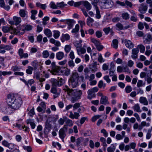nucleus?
Here are the masks:
<instances>
[{"label": "nucleus", "mask_w": 152, "mask_h": 152, "mask_svg": "<svg viewBox=\"0 0 152 152\" xmlns=\"http://www.w3.org/2000/svg\"><path fill=\"white\" fill-rule=\"evenodd\" d=\"M70 73V70L68 68H66L63 70L61 71V75H62L65 76H68L69 75Z\"/></svg>", "instance_id": "obj_21"}, {"label": "nucleus", "mask_w": 152, "mask_h": 152, "mask_svg": "<svg viewBox=\"0 0 152 152\" xmlns=\"http://www.w3.org/2000/svg\"><path fill=\"white\" fill-rule=\"evenodd\" d=\"M132 109L135 112L138 113H141V112L140 105L138 103L134 104L132 107Z\"/></svg>", "instance_id": "obj_19"}, {"label": "nucleus", "mask_w": 152, "mask_h": 152, "mask_svg": "<svg viewBox=\"0 0 152 152\" xmlns=\"http://www.w3.org/2000/svg\"><path fill=\"white\" fill-rule=\"evenodd\" d=\"M50 91L52 93L54 94L53 96L54 98L58 97L60 94V93L57 91V89L56 88H52L51 89Z\"/></svg>", "instance_id": "obj_20"}, {"label": "nucleus", "mask_w": 152, "mask_h": 152, "mask_svg": "<svg viewBox=\"0 0 152 152\" xmlns=\"http://www.w3.org/2000/svg\"><path fill=\"white\" fill-rule=\"evenodd\" d=\"M3 48L7 50H9L12 49V47L10 45H4L3 46Z\"/></svg>", "instance_id": "obj_59"}, {"label": "nucleus", "mask_w": 152, "mask_h": 152, "mask_svg": "<svg viewBox=\"0 0 152 152\" xmlns=\"http://www.w3.org/2000/svg\"><path fill=\"white\" fill-rule=\"evenodd\" d=\"M82 4L85 6V7L88 10H90L91 8V5L87 1H82Z\"/></svg>", "instance_id": "obj_23"}, {"label": "nucleus", "mask_w": 152, "mask_h": 152, "mask_svg": "<svg viewBox=\"0 0 152 152\" xmlns=\"http://www.w3.org/2000/svg\"><path fill=\"white\" fill-rule=\"evenodd\" d=\"M36 5L37 7H39L43 10H45L47 7V5L45 4H42L40 3L37 2L36 3Z\"/></svg>", "instance_id": "obj_31"}, {"label": "nucleus", "mask_w": 152, "mask_h": 152, "mask_svg": "<svg viewBox=\"0 0 152 152\" xmlns=\"http://www.w3.org/2000/svg\"><path fill=\"white\" fill-rule=\"evenodd\" d=\"M101 132L103 134V136L105 137H107L108 136V133L104 129H102L101 131Z\"/></svg>", "instance_id": "obj_54"}, {"label": "nucleus", "mask_w": 152, "mask_h": 152, "mask_svg": "<svg viewBox=\"0 0 152 152\" xmlns=\"http://www.w3.org/2000/svg\"><path fill=\"white\" fill-rule=\"evenodd\" d=\"M74 44L77 48L78 54L81 58H83V56L81 54H84L86 53V49L84 48L81 47V43L78 41H75L74 42Z\"/></svg>", "instance_id": "obj_3"}, {"label": "nucleus", "mask_w": 152, "mask_h": 152, "mask_svg": "<svg viewBox=\"0 0 152 152\" xmlns=\"http://www.w3.org/2000/svg\"><path fill=\"white\" fill-rule=\"evenodd\" d=\"M87 24L88 25H89V24L92 23L94 22V20L88 16V18L87 19Z\"/></svg>", "instance_id": "obj_58"}, {"label": "nucleus", "mask_w": 152, "mask_h": 152, "mask_svg": "<svg viewBox=\"0 0 152 152\" xmlns=\"http://www.w3.org/2000/svg\"><path fill=\"white\" fill-rule=\"evenodd\" d=\"M50 72L53 75H61L60 69L58 66L52 69Z\"/></svg>", "instance_id": "obj_8"}, {"label": "nucleus", "mask_w": 152, "mask_h": 152, "mask_svg": "<svg viewBox=\"0 0 152 152\" xmlns=\"http://www.w3.org/2000/svg\"><path fill=\"white\" fill-rule=\"evenodd\" d=\"M71 48L70 45H66L64 47V50L66 53H68L70 51Z\"/></svg>", "instance_id": "obj_47"}, {"label": "nucleus", "mask_w": 152, "mask_h": 152, "mask_svg": "<svg viewBox=\"0 0 152 152\" xmlns=\"http://www.w3.org/2000/svg\"><path fill=\"white\" fill-rule=\"evenodd\" d=\"M33 28L32 26L27 24L26 25H19V26L17 27V28L23 31H30Z\"/></svg>", "instance_id": "obj_6"}, {"label": "nucleus", "mask_w": 152, "mask_h": 152, "mask_svg": "<svg viewBox=\"0 0 152 152\" xmlns=\"http://www.w3.org/2000/svg\"><path fill=\"white\" fill-rule=\"evenodd\" d=\"M33 70L34 68L33 67L31 66H28L26 70V73L28 74L31 75L32 73Z\"/></svg>", "instance_id": "obj_30"}, {"label": "nucleus", "mask_w": 152, "mask_h": 152, "mask_svg": "<svg viewBox=\"0 0 152 152\" xmlns=\"http://www.w3.org/2000/svg\"><path fill=\"white\" fill-rule=\"evenodd\" d=\"M70 38V35L68 34H63L60 39L61 41L63 42L65 41L69 40Z\"/></svg>", "instance_id": "obj_16"}, {"label": "nucleus", "mask_w": 152, "mask_h": 152, "mask_svg": "<svg viewBox=\"0 0 152 152\" xmlns=\"http://www.w3.org/2000/svg\"><path fill=\"white\" fill-rule=\"evenodd\" d=\"M118 42L117 39H114L113 41L112 46L113 47L116 49L118 47Z\"/></svg>", "instance_id": "obj_40"}, {"label": "nucleus", "mask_w": 152, "mask_h": 152, "mask_svg": "<svg viewBox=\"0 0 152 152\" xmlns=\"http://www.w3.org/2000/svg\"><path fill=\"white\" fill-rule=\"evenodd\" d=\"M69 113L70 114L69 117L72 119H77L80 116V115L78 113L75 112L73 113L71 111H70Z\"/></svg>", "instance_id": "obj_12"}, {"label": "nucleus", "mask_w": 152, "mask_h": 152, "mask_svg": "<svg viewBox=\"0 0 152 152\" xmlns=\"http://www.w3.org/2000/svg\"><path fill=\"white\" fill-rule=\"evenodd\" d=\"M139 102L145 105H147L148 104V101L145 97H140L139 99Z\"/></svg>", "instance_id": "obj_22"}, {"label": "nucleus", "mask_w": 152, "mask_h": 152, "mask_svg": "<svg viewBox=\"0 0 152 152\" xmlns=\"http://www.w3.org/2000/svg\"><path fill=\"white\" fill-rule=\"evenodd\" d=\"M114 61L118 64H121L123 62L122 60L120 58H117Z\"/></svg>", "instance_id": "obj_64"}, {"label": "nucleus", "mask_w": 152, "mask_h": 152, "mask_svg": "<svg viewBox=\"0 0 152 152\" xmlns=\"http://www.w3.org/2000/svg\"><path fill=\"white\" fill-rule=\"evenodd\" d=\"M94 7L96 10L95 17L97 19H100L101 17V15L99 8L98 7Z\"/></svg>", "instance_id": "obj_26"}, {"label": "nucleus", "mask_w": 152, "mask_h": 152, "mask_svg": "<svg viewBox=\"0 0 152 152\" xmlns=\"http://www.w3.org/2000/svg\"><path fill=\"white\" fill-rule=\"evenodd\" d=\"M115 147L113 144H111L110 147L107 148L108 152H114L115 150Z\"/></svg>", "instance_id": "obj_39"}, {"label": "nucleus", "mask_w": 152, "mask_h": 152, "mask_svg": "<svg viewBox=\"0 0 152 152\" xmlns=\"http://www.w3.org/2000/svg\"><path fill=\"white\" fill-rule=\"evenodd\" d=\"M64 118L65 119L66 124L69 126H71L73 125V121L68 118L67 117L65 116Z\"/></svg>", "instance_id": "obj_28"}, {"label": "nucleus", "mask_w": 152, "mask_h": 152, "mask_svg": "<svg viewBox=\"0 0 152 152\" xmlns=\"http://www.w3.org/2000/svg\"><path fill=\"white\" fill-rule=\"evenodd\" d=\"M103 78L107 83H109L111 81V80L110 79L108 75H105L103 77Z\"/></svg>", "instance_id": "obj_61"}, {"label": "nucleus", "mask_w": 152, "mask_h": 152, "mask_svg": "<svg viewBox=\"0 0 152 152\" xmlns=\"http://www.w3.org/2000/svg\"><path fill=\"white\" fill-rule=\"evenodd\" d=\"M91 41L94 44L96 47L100 43V42L98 41L94 38L91 39Z\"/></svg>", "instance_id": "obj_48"}, {"label": "nucleus", "mask_w": 152, "mask_h": 152, "mask_svg": "<svg viewBox=\"0 0 152 152\" xmlns=\"http://www.w3.org/2000/svg\"><path fill=\"white\" fill-rule=\"evenodd\" d=\"M49 18L48 16L44 17L42 19L43 21L42 23L43 25H45L47 24L48 23L47 21L49 20Z\"/></svg>", "instance_id": "obj_45"}, {"label": "nucleus", "mask_w": 152, "mask_h": 152, "mask_svg": "<svg viewBox=\"0 0 152 152\" xmlns=\"http://www.w3.org/2000/svg\"><path fill=\"white\" fill-rule=\"evenodd\" d=\"M102 115H96L93 116L91 118V121L92 122H95L97 119L99 118L100 117H101Z\"/></svg>", "instance_id": "obj_51"}, {"label": "nucleus", "mask_w": 152, "mask_h": 152, "mask_svg": "<svg viewBox=\"0 0 152 152\" xmlns=\"http://www.w3.org/2000/svg\"><path fill=\"white\" fill-rule=\"evenodd\" d=\"M79 26L78 24H77L75 28L72 29L71 32L73 34H76L79 31Z\"/></svg>", "instance_id": "obj_32"}, {"label": "nucleus", "mask_w": 152, "mask_h": 152, "mask_svg": "<svg viewBox=\"0 0 152 152\" xmlns=\"http://www.w3.org/2000/svg\"><path fill=\"white\" fill-rule=\"evenodd\" d=\"M138 8V11L142 13H145L148 9L147 6L143 4H140Z\"/></svg>", "instance_id": "obj_9"}, {"label": "nucleus", "mask_w": 152, "mask_h": 152, "mask_svg": "<svg viewBox=\"0 0 152 152\" xmlns=\"http://www.w3.org/2000/svg\"><path fill=\"white\" fill-rule=\"evenodd\" d=\"M134 65V62L131 60H130L128 61L127 62V65L128 66L130 67H132Z\"/></svg>", "instance_id": "obj_63"}, {"label": "nucleus", "mask_w": 152, "mask_h": 152, "mask_svg": "<svg viewBox=\"0 0 152 152\" xmlns=\"http://www.w3.org/2000/svg\"><path fill=\"white\" fill-rule=\"evenodd\" d=\"M42 56L44 58H48L50 56L48 51L47 50L43 51L42 53Z\"/></svg>", "instance_id": "obj_36"}, {"label": "nucleus", "mask_w": 152, "mask_h": 152, "mask_svg": "<svg viewBox=\"0 0 152 152\" xmlns=\"http://www.w3.org/2000/svg\"><path fill=\"white\" fill-rule=\"evenodd\" d=\"M98 56V61L99 62L102 63L104 62L105 60L103 58L101 53H99Z\"/></svg>", "instance_id": "obj_35"}, {"label": "nucleus", "mask_w": 152, "mask_h": 152, "mask_svg": "<svg viewBox=\"0 0 152 152\" xmlns=\"http://www.w3.org/2000/svg\"><path fill=\"white\" fill-rule=\"evenodd\" d=\"M123 19L127 20L129 18V15L127 12H124L122 14L121 16Z\"/></svg>", "instance_id": "obj_41"}, {"label": "nucleus", "mask_w": 152, "mask_h": 152, "mask_svg": "<svg viewBox=\"0 0 152 152\" xmlns=\"http://www.w3.org/2000/svg\"><path fill=\"white\" fill-rule=\"evenodd\" d=\"M81 104V103H76L74 104L73 106V110H75L76 109L78 108L80 106Z\"/></svg>", "instance_id": "obj_49"}, {"label": "nucleus", "mask_w": 152, "mask_h": 152, "mask_svg": "<svg viewBox=\"0 0 152 152\" xmlns=\"http://www.w3.org/2000/svg\"><path fill=\"white\" fill-rule=\"evenodd\" d=\"M69 94L73 96L75 99H79L82 94V91L78 89L69 90Z\"/></svg>", "instance_id": "obj_4"}, {"label": "nucleus", "mask_w": 152, "mask_h": 152, "mask_svg": "<svg viewBox=\"0 0 152 152\" xmlns=\"http://www.w3.org/2000/svg\"><path fill=\"white\" fill-rule=\"evenodd\" d=\"M57 8L58 7L63 8L67 6V4H65L64 2L62 1L60 2L57 3Z\"/></svg>", "instance_id": "obj_37"}, {"label": "nucleus", "mask_w": 152, "mask_h": 152, "mask_svg": "<svg viewBox=\"0 0 152 152\" xmlns=\"http://www.w3.org/2000/svg\"><path fill=\"white\" fill-rule=\"evenodd\" d=\"M45 109L44 108L42 107L41 106H39L37 108V110L39 112L44 113L45 112Z\"/></svg>", "instance_id": "obj_42"}, {"label": "nucleus", "mask_w": 152, "mask_h": 152, "mask_svg": "<svg viewBox=\"0 0 152 152\" xmlns=\"http://www.w3.org/2000/svg\"><path fill=\"white\" fill-rule=\"evenodd\" d=\"M96 35L98 38H100L102 36V32L99 31H97L96 32Z\"/></svg>", "instance_id": "obj_62"}, {"label": "nucleus", "mask_w": 152, "mask_h": 152, "mask_svg": "<svg viewBox=\"0 0 152 152\" xmlns=\"http://www.w3.org/2000/svg\"><path fill=\"white\" fill-rule=\"evenodd\" d=\"M139 52L138 48H133L132 50V58L133 59H136L138 57V54Z\"/></svg>", "instance_id": "obj_10"}, {"label": "nucleus", "mask_w": 152, "mask_h": 152, "mask_svg": "<svg viewBox=\"0 0 152 152\" xmlns=\"http://www.w3.org/2000/svg\"><path fill=\"white\" fill-rule=\"evenodd\" d=\"M65 121V119L64 117L63 118H60L58 120V122L59 124L62 125L64 124Z\"/></svg>", "instance_id": "obj_53"}, {"label": "nucleus", "mask_w": 152, "mask_h": 152, "mask_svg": "<svg viewBox=\"0 0 152 152\" xmlns=\"http://www.w3.org/2000/svg\"><path fill=\"white\" fill-rule=\"evenodd\" d=\"M66 132L64 129H61L59 131V137L63 142H64V139L66 136Z\"/></svg>", "instance_id": "obj_13"}, {"label": "nucleus", "mask_w": 152, "mask_h": 152, "mask_svg": "<svg viewBox=\"0 0 152 152\" xmlns=\"http://www.w3.org/2000/svg\"><path fill=\"white\" fill-rule=\"evenodd\" d=\"M31 65L33 67L34 69H37L38 66V62L37 60H34L32 62Z\"/></svg>", "instance_id": "obj_38"}, {"label": "nucleus", "mask_w": 152, "mask_h": 152, "mask_svg": "<svg viewBox=\"0 0 152 152\" xmlns=\"http://www.w3.org/2000/svg\"><path fill=\"white\" fill-rule=\"evenodd\" d=\"M13 20L9 19L8 20L9 24L11 25H15L17 26L22 21V19L20 17L16 16H14L13 17Z\"/></svg>", "instance_id": "obj_5"}, {"label": "nucleus", "mask_w": 152, "mask_h": 152, "mask_svg": "<svg viewBox=\"0 0 152 152\" xmlns=\"http://www.w3.org/2000/svg\"><path fill=\"white\" fill-rule=\"evenodd\" d=\"M79 76L77 73L75 72L72 73L69 80V85L73 88H75L78 86Z\"/></svg>", "instance_id": "obj_2"}, {"label": "nucleus", "mask_w": 152, "mask_h": 152, "mask_svg": "<svg viewBox=\"0 0 152 152\" xmlns=\"http://www.w3.org/2000/svg\"><path fill=\"white\" fill-rule=\"evenodd\" d=\"M118 109L115 107H114L113 110L111 111L110 113V116H113L115 114V113H117L118 112Z\"/></svg>", "instance_id": "obj_50"}, {"label": "nucleus", "mask_w": 152, "mask_h": 152, "mask_svg": "<svg viewBox=\"0 0 152 152\" xmlns=\"http://www.w3.org/2000/svg\"><path fill=\"white\" fill-rule=\"evenodd\" d=\"M65 21L68 25V28L69 29H71L76 23L75 21L73 19H67L65 20Z\"/></svg>", "instance_id": "obj_7"}, {"label": "nucleus", "mask_w": 152, "mask_h": 152, "mask_svg": "<svg viewBox=\"0 0 152 152\" xmlns=\"http://www.w3.org/2000/svg\"><path fill=\"white\" fill-rule=\"evenodd\" d=\"M91 1V4L94 7H97V4L99 2V0H90Z\"/></svg>", "instance_id": "obj_55"}, {"label": "nucleus", "mask_w": 152, "mask_h": 152, "mask_svg": "<svg viewBox=\"0 0 152 152\" xmlns=\"http://www.w3.org/2000/svg\"><path fill=\"white\" fill-rule=\"evenodd\" d=\"M137 48L140 50V52L142 53H143L145 50V47L142 44H140L137 46Z\"/></svg>", "instance_id": "obj_34"}, {"label": "nucleus", "mask_w": 152, "mask_h": 152, "mask_svg": "<svg viewBox=\"0 0 152 152\" xmlns=\"http://www.w3.org/2000/svg\"><path fill=\"white\" fill-rule=\"evenodd\" d=\"M58 78L59 79V80H58V86H60L62 85L65 82V80L62 78H61L59 79V77H58Z\"/></svg>", "instance_id": "obj_46"}, {"label": "nucleus", "mask_w": 152, "mask_h": 152, "mask_svg": "<svg viewBox=\"0 0 152 152\" xmlns=\"http://www.w3.org/2000/svg\"><path fill=\"white\" fill-rule=\"evenodd\" d=\"M110 69L109 74L110 76H113L115 70V65L113 63H111L110 64Z\"/></svg>", "instance_id": "obj_17"}, {"label": "nucleus", "mask_w": 152, "mask_h": 152, "mask_svg": "<svg viewBox=\"0 0 152 152\" xmlns=\"http://www.w3.org/2000/svg\"><path fill=\"white\" fill-rule=\"evenodd\" d=\"M88 96L87 98L89 99H91L95 97L96 95L93 91L91 88L88 89L87 92Z\"/></svg>", "instance_id": "obj_14"}, {"label": "nucleus", "mask_w": 152, "mask_h": 152, "mask_svg": "<svg viewBox=\"0 0 152 152\" xmlns=\"http://www.w3.org/2000/svg\"><path fill=\"white\" fill-rule=\"evenodd\" d=\"M149 126V124H147L145 121H142L141 122L140 125L139 126V129H142V127L144 126Z\"/></svg>", "instance_id": "obj_43"}, {"label": "nucleus", "mask_w": 152, "mask_h": 152, "mask_svg": "<svg viewBox=\"0 0 152 152\" xmlns=\"http://www.w3.org/2000/svg\"><path fill=\"white\" fill-rule=\"evenodd\" d=\"M108 98L106 96H102L101 97L100 100V103L101 104L104 105L108 104H109V102L108 101Z\"/></svg>", "instance_id": "obj_11"}, {"label": "nucleus", "mask_w": 152, "mask_h": 152, "mask_svg": "<svg viewBox=\"0 0 152 152\" xmlns=\"http://www.w3.org/2000/svg\"><path fill=\"white\" fill-rule=\"evenodd\" d=\"M50 7L53 9H57V4H56L55 2L53 1H51L49 4Z\"/></svg>", "instance_id": "obj_44"}, {"label": "nucleus", "mask_w": 152, "mask_h": 152, "mask_svg": "<svg viewBox=\"0 0 152 152\" xmlns=\"http://www.w3.org/2000/svg\"><path fill=\"white\" fill-rule=\"evenodd\" d=\"M69 56L70 59L72 60L75 58V54L73 51H71L69 54Z\"/></svg>", "instance_id": "obj_56"}, {"label": "nucleus", "mask_w": 152, "mask_h": 152, "mask_svg": "<svg viewBox=\"0 0 152 152\" xmlns=\"http://www.w3.org/2000/svg\"><path fill=\"white\" fill-rule=\"evenodd\" d=\"M44 33L49 38L52 36V33L51 30L48 28L44 30Z\"/></svg>", "instance_id": "obj_24"}, {"label": "nucleus", "mask_w": 152, "mask_h": 152, "mask_svg": "<svg viewBox=\"0 0 152 152\" xmlns=\"http://www.w3.org/2000/svg\"><path fill=\"white\" fill-rule=\"evenodd\" d=\"M27 123L28 124H29L30 125L32 129H35L36 125L33 120L30 119L28 120Z\"/></svg>", "instance_id": "obj_29"}, {"label": "nucleus", "mask_w": 152, "mask_h": 152, "mask_svg": "<svg viewBox=\"0 0 152 152\" xmlns=\"http://www.w3.org/2000/svg\"><path fill=\"white\" fill-rule=\"evenodd\" d=\"M56 56L57 60H60L64 57V53L63 52L59 51L56 53Z\"/></svg>", "instance_id": "obj_15"}, {"label": "nucleus", "mask_w": 152, "mask_h": 152, "mask_svg": "<svg viewBox=\"0 0 152 152\" xmlns=\"http://www.w3.org/2000/svg\"><path fill=\"white\" fill-rule=\"evenodd\" d=\"M53 32L54 33L53 35L55 39H58L60 36V32L58 30H54Z\"/></svg>", "instance_id": "obj_33"}, {"label": "nucleus", "mask_w": 152, "mask_h": 152, "mask_svg": "<svg viewBox=\"0 0 152 152\" xmlns=\"http://www.w3.org/2000/svg\"><path fill=\"white\" fill-rule=\"evenodd\" d=\"M69 66L71 68H72L74 67L75 66V63L72 60L69 61L68 62Z\"/></svg>", "instance_id": "obj_60"}, {"label": "nucleus", "mask_w": 152, "mask_h": 152, "mask_svg": "<svg viewBox=\"0 0 152 152\" xmlns=\"http://www.w3.org/2000/svg\"><path fill=\"white\" fill-rule=\"evenodd\" d=\"M7 102L9 107L7 109V113L8 114H10L13 111L20 108L23 101L20 96L13 94H9L7 95Z\"/></svg>", "instance_id": "obj_1"}, {"label": "nucleus", "mask_w": 152, "mask_h": 152, "mask_svg": "<svg viewBox=\"0 0 152 152\" xmlns=\"http://www.w3.org/2000/svg\"><path fill=\"white\" fill-rule=\"evenodd\" d=\"M27 11L23 9H20L19 12L20 15L22 18H24L27 16Z\"/></svg>", "instance_id": "obj_25"}, {"label": "nucleus", "mask_w": 152, "mask_h": 152, "mask_svg": "<svg viewBox=\"0 0 152 152\" xmlns=\"http://www.w3.org/2000/svg\"><path fill=\"white\" fill-rule=\"evenodd\" d=\"M125 44L126 46L129 49H132L134 47V44L130 40H125Z\"/></svg>", "instance_id": "obj_18"}, {"label": "nucleus", "mask_w": 152, "mask_h": 152, "mask_svg": "<svg viewBox=\"0 0 152 152\" xmlns=\"http://www.w3.org/2000/svg\"><path fill=\"white\" fill-rule=\"evenodd\" d=\"M125 90L126 92L127 93H129L132 91V88L130 86H127L126 87Z\"/></svg>", "instance_id": "obj_52"}, {"label": "nucleus", "mask_w": 152, "mask_h": 152, "mask_svg": "<svg viewBox=\"0 0 152 152\" xmlns=\"http://www.w3.org/2000/svg\"><path fill=\"white\" fill-rule=\"evenodd\" d=\"M13 29V28L12 26L8 27L4 26L3 27L2 30L3 32L5 33L8 32L10 30Z\"/></svg>", "instance_id": "obj_27"}, {"label": "nucleus", "mask_w": 152, "mask_h": 152, "mask_svg": "<svg viewBox=\"0 0 152 152\" xmlns=\"http://www.w3.org/2000/svg\"><path fill=\"white\" fill-rule=\"evenodd\" d=\"M81 140L82 138L81 137H79L77 139L76 143L77 146V147H79L80 146Z\"/></svg>", "instance_id": "obj_57"}]
</instances>
